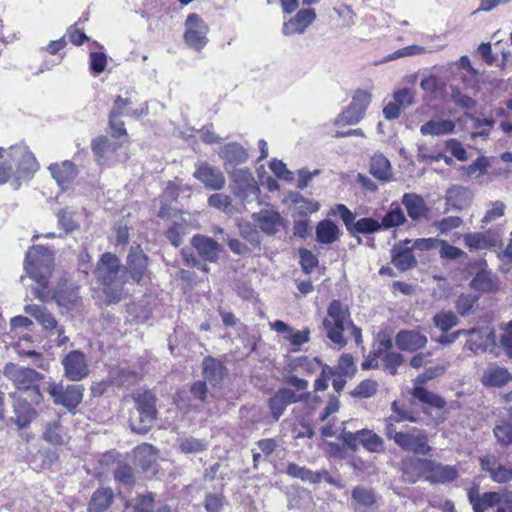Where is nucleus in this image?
I'll list each match as a JSON object with an SVG mask.
<instances>
[{
	"mask_svg": "<svg viewBox=\"0 0 512 512\" xmlns=\"http://www.w3.org/2000/svg\"><path fill=\"white\" fill-rule=\"evenodd\" d=\"M430 42L433 44L427 47L419 46V45H411L407 46L401 49H398L397 51L388 54L383 62H389L393 61L398 58L407 57V56H415V55H421L425 53H432L439 50H442L444 47H446V42L443 36L436 35L429 37Z\"/></svg>",
	"mask_w": 512,
	"mask_h": 512,
	"instance_id": "nucleus-18",
	"label": "nucleus"
},
{
	"mask_svg": "<svg viewBox=\"0 0 512 512\" xmlns=\"http://www.w3.org/2000/svg\"><path fill=\"white\" fill-rule=\"evenodd\" d=\"M252 217L258 223L260 229L268 235L276 234L279 228L284 225L283 217L276 211L261 210L254 213Z\"/></svg>",
	"mask_w": 512,
	"mask_h": 512,
	"instance_id": "nucleus-26",
	"label": "nucleus"
},
{
	"mask_svg": "<svg viewBox=\"0 0 512 512\" xmlns=\"http://www.w3.org/2000/svg\"><path fill=\"white\" fill-rule=\"evenodd\" d=\"M54 299L59 306L70 309L80 300L79 288L74 283H60L54 293Z\"/></svg>",
	"mask_w": 512,
	"mask_h": 512,
	"instance_id": "nucleus-28",
	"label": "nucleus"
},
{
	"mask_svg": "<svg viewBox=\"0 0 512 512\" xmlns=\"http://www.w3.org/2000/svg\"><path fill=\"white\" fill-rule=\"evenodd\" d=\"M331 213L333 215H339L343 220L347 230L350 231L351 227L354 224L355 215L345 205H335V207L332 208Z\"/></svg>",
	"mask_w": 512,
	"mask_h": 512,
	"instance_id": "nucleus-63",
	"label": "nucleus"
},
{
	"mask_svg": "<svg viewBox=\"0 0 512 512\" xmlns=\"http://www.w3.org/2000/svg\"><path fill=\"white\" fill-rule=\"evenodd\" d=\"M464 242L470 250H483L496 247L498 239L490 231L474 232L465 234Z\"/></svg>",
	"mask_w": 512,
	"mask_h": 512,
	"instance_id": "nucleus-32",
	"label": "nucleus"
},
{
	"mask_svg": "<svg viewBox=\"0 0 512 512\" xmlns=\"http://www.w3.org/2000/svg\"><path fill=\"white\" fill-rule=\"evenodd\" d=\"M422 461H428V459L409 458L403 461L402 477L405 482L416 483L422 475H426V468L418 463Z\"/></svg>",
	"mask_w": 512,
	"mask_h": 512,
	"instance_id": "nucleus-35",
	"label": "nucleus"
},
{
	"mask_svg": "<svg viewBox=\"0 0 512 512\" xmlns=\"http://www.w3.org/2000/svg\"><path fill=\"white\" fill-rule=\"evenodd\" d=\"M402 204L413 220H419L427 210L423 197L416 193H405L402 196Z\"/></svg>",
	"mask_w": 512,
	"mask_h": 512,
	"instance_id": "nucleus-34",
	"label": "nucleus"
},
{
	"mask_svg": "<svg viewBox=\"0 0 512 512\" xmlns=\"http://www.w3.org/2000/svg\"><path fill=\"white\" fill-rule=\"evenodd\" d=\"M455 124L451 120H430L420 128L422 135L440 136L454 131Z\"/></svg>",
	"mask_w": 512,
	"mask_h": 512,
	"instance_id": "nucleus-39",
	"label": "nucleus"
},
{
	"mask_svg": "<svg viewBox=\"0 0 512 512\" xmlns=\"http://www.w3.org/2000/svg\"><path fill=\"white\" fill-rule=\"evenodd\" d=\"M3 374L17 389L13 394L27 395L30 401L36 405L42 402L43 396L37 385V382L42 379V375L36 370L8 362L3 369Z\"/></svg>",
	"mask_w": 512,
	"mask_h": 512,
	"instance_id": "nucleus-5",
	"label": "nucleus"
},
{
	"mask_svg": "<svg viewBox=\"0 0 512 512\" xmlns=\"http://www.w3.org/2000/svg\"><path fill=\"white\" fill-rule=\"evenodd\" d=\"M65 376L71 381H80L88 376L89 368L84 353L78 350L69 352L62 360Z\"/></svg>",
	"mask_w": 512,
	"mask_h": 512,
	"instance_id": "nucleus-14",
	"label": "nucleus"
},
{
	"mask_svg": "<svg viewBox=\"0 0 512 512\" xmlns=\"http://www.w3.org/2000/svg\"><path fill=\"white\" fill-rule=\"evenodd\" d=\"M380 358L382 359L383 366L390 372L391 375L397 373V368L404 362V357L398 352H385Z\"/></svg>",
	"mask_w": 512,
	"mask_h": 512,
	"instance_id": "nucleus-51",
	"label": "nucleus"
},
{
	"mask_svg": "<svg viewBox=\"0 0 512 512\" xmlns=\"http://www.w3.org/2000/svg\"><path fill=\"white\" fill-rule=\"evenodd\" d=\"M512 381V374L504 367L490 364L484 370L481 382L486 387H502Z\"/></svg>",
	"mask_w": 512,
	"mask_h": 512,
	"instance_id": "nucleus-27",
	"label": "nucleus"
},
{
	"mask_svg": "<svg viewBox=\"0 0 512 512\" xmlns=\"http://www.w3.org/2000/svg\"><path fill=\"white\" fill-rule=\"evenodd\" d=\"M406 221L405 214L397 203L391 205V209L383 217L381 227L386 229L399 226Z\"/></svg>",
	"mask_w": 512,
	"mask_h": 512,
	"instance_id": "nucleus-46",
	"label": "nucleus"
},
{
	"mask_svg": "<svg viewBox=\"0 0 512 512\" xmlns=\"http://www.w3.org/2000/svg\"><path fill=\"white\" fill-rule=\"evenodd\" d=\"M240 235L252 245L257 246L260 244V237L258 231L250 223L239 225Z\"/></svg>",
	"mask_w": 512,
	"mask_h": 512,
	"instance_id": "nucleus-64",
	"label": "nucleus"
},
{
	"mask_svg": "<svg viewBox=\"0 0 512 512\" xmlns=\"http://www.w3.org/2000/svg\"><path fill=\"white\" fill-rule=\"evenodd\" d=\"M113 491L109 488L96 490L89 503V512H104L113 501Z\"/></svg>",
	"mask_w": 512,
	"mask_h": 512,
	"instance_id": "nucleus-40",
	"label": "nucleus"
},
{
	"mask_svg": "<svg viewBox=\"0 0 512 512\" xmlns=\"http://www.w3.org/2000/svg\"><path fill=\"white\" fill-rule=\"evenodd\" d=\"M179 449L183 453H198L207 449V443L194 437H182L177 440Z\"/></svg>",
	"mask_w": 512,
	"mask_h": 512,
	"instance_id": "nucleus-49",
	"label": "nucleus"
},
{
	"mask_svg": "<svg viewBox=\"0 0 512 512\" xmlns=\"http://www.w3.org/2000/svg\"><path fill=\"white\" fill-rule=\"evenodd\" d=\"M369 172L383 183L390 182L393 179L391 162L382 153H375L371 157Z\"/></svg>",
	"mask_w": 512,
	"mask_h": 512,
	"instance_id": "nucleus-29",
	"label": "nucleus"
},
{
	"mask_svg": "<svg viewBox=\"0 0 512 512\" xmlns=\"http://www.w3.org/2000/svg\"><path fill=\"white\" fill-rule=\"evenodd\" d=\"M95 275L104 286L103 292L107 301L119 302L126 283V271L122 269L119 258L112 253H104L97 264Z\"/></svg>",
	"mask_w": 512,
	"mask_h": 512,
	"instance_id": "nucleus-3",
	"label": "nucleus"
},
{
	"mask_svg": "<svg viewBox=\"0 0 512 512\" xmlns=\"http://www.w3.org/2000/svg\"><path fill=\"white\" fill-rule=\"evenodd\" d=\"M53 268V255L48 248L37 245L33 246L26 255L25 271L28 276L41 286V289H35L36 298L43 299L44 289L48 285L49 277Z\"/></svg>",
	"mask_w": 512,
	"mask_h": 512,
	"instance_id": "nucleus-4",
	"label": "nucleus"
},
{
	"mask_svg": "<svg viewBox=\"0 0 512 512\" xmlns=\"http://www.w3.org/2000/svg\"><path fill=\"white\" fill-rule=\"evenodd\" d=\"M207 397V385L203 381H196L190 388V395L179 393L175 404L179 411L188 414L192 411L199 412Z\"/></svg>",
	"mask_w": 512,
	"mask_h": 512,
	"instance_id": "nucleus-11",
	"label": "nucleus"
},
{
	"mask_svg": "<svg viewBox=\"0 0 512 512\" xmlns=\"http://www.w3.org/2000/svg\"><path fill=\"white\" fill-rule=\"evenodd\" d=\"M471 287L481 292H491L497 288L491 273L482 270L471 281Z\"/></svg>",
	"mask_w": 512,
	"mask_h": 512,
	"instance_id": "nucleus-44",
	"label": "nucleus"
},
{
	"mask_svg": "<svg viewBox=\"0 0 512 512\" xmlns=\"http://www.w3.org/2000/svg\"><path fill=\"white\" fill-rule=\"evenodd\" d=\"M359 435L360 443L369 452L379 453L384 451L385 447L383 439L372 430H359Z\"/></svg>",
	"mask_w": 512,
	"mask_h": 512,
	"instance_id": "nucleus-43",
	"label": "nucleus"
},
{
	"mask_svg": "<svg viewBox=\"0 0 512 512\" xmlns=\"http://www.w3.org/2000/svg\"><path fill=\"white\" fill-rule=\"evenodd\" d=\"M352 497L359 504L369 507L374 504L375 498L371 490L363 487H356L352 492Z\"/></svg>",
	"mask_w": 512,
	"mask_h": 512,
	"instance_id": "nucleus-59",
	"label": "nucleus"
},
{
	"mask_svg": "<svg viewBox=\"0 0 512 512\" xmlns=\"http://www.w3.org/2000/svg\"><path fill=\"white\" fill-rule=\"evenodd\" d=\"M468 500L474 512H486L489 508L496 506L500 501V492L479 493V487L473 486L468 490Z\"/></svg>",
	"mask_w": 512,
	"mask_h": 512,
	"instance_id": "nucleus-24",
	"label": "nucleus"
},
{
	"mask_svg": "<svg viewBox=\"0 0 512 512\" xmlns=\"http://www.w3.org/2000/svg\"><path fill=\"white\" fill-rule=\"evenodd\" d=\"M471 200V192L468 188L454 185L446 191L445 201L448 209L461 210L468 206Z\"/></svg>",
	"mask_w": 512,
	"mask_h": 512,
	"instance_id": "nucleus-30",
	"label": "nucleus"
},
{
	"mask_svg": "<svg viewBox=\"0 0 512 512\" xmlns=\"http://www.w3.org/2000/svg\"><path fill=\"white\" fill-rule=\"evenodd\" d=\"M219 156L227 163L237 165L246 162L248 154L238 143H229L220 149Z\"/></svg>",
	"mask_w": 512,
	"mask_h": 512,
	"instance_id": "nucleus-37",
	"label": "nucleus"
},
{
	"mask_svg": "<svg viewBox=\"0 0 512 512\" xmlns=\"http://www.w3.org/2000/svg\"><path fill=\"white\" fill-rule=\"evenodd\" d=\"M185 27L186 43L196 50H201L207 44L208 26L198 14L191 13L186 18Z\"/></svg>",
	"mask_w": 512,
	"mask_h": 512,
	"instance_id": "nucleus-12",
	"label": "nucleus"
},
{
	"mask_svg": "<svg viewBox=\"0 0 512 512\" xmlns=\"http://www.w3.org/2000/svg\"><path fill=\"white\" fill-rule=\"evenodd\" d=\"M439 246L440 257L443 259L455 260L465 254L463 250L448 244L445 240H441Z\"/></svg>",
	"mask_w": 512,
	"mask_h": 512,
	"instance_id": "nucleus-62",
	"label": "nucleus"
},
{
	"mask_svg": "<svg viewBox=\"0 0 512 512\" xmlns=\"http://www.w3.org/2000/svg\"><path fill=\"white\" fill-rule=\"evenodd\" d=\"M46 391L52 397L55 405H61L68 410H72L81 403L84 388L76 384L64 387L61 383H49Z\"/></svg>",
	"mask_w": 512,
	"mask_h": 512,
	"instance_id": "nucleus-8",
	"label": "nucleus"
},
{
	"mask_svg": "<svg viewBox=\"0 0 512 512\" xmlns=\"http://www.w3.org/2000/svg\"><path fill=\"white\" fill-rule=\"evenodd\" d=\"M37 169L38 163L27 146L15 145L8 150L0 148V184H5L12 177L28 179Z\"/></svg>",
	"mask_w": 512,
	"mask_h": 512,
	"instance_id": "nucleus-2",
	"label": "nucleus"
},
{
	"mask_svg": "<svg viewBox=\"0 0 512 512\" xmlns=\"http://www.w3.org/2000/svg\"><path fill=\"white\" fill-rule=\"evenodd\" d=\"M462 223L463 220L460 217L449 216L435 222L434 227H436L441 234H447L449 231L460 227Z\"/></svg>",
	"mask_w": 512,
	"mask_h": 512,
	"instance_id": "nucleus-56",
	"label": "nucleus"
},
{
	"mask_svg": "<svg viewBox=\"0 0 512 512\" xmlns=\"http://www.w3.org/2000/svg\"><path fill=\"white\" fill-rule=\"evenodd\" d=\"M49 170L62 190L66 189L77 175L76 168L70 161H64L61 164H52Z\"/></svg>",
	"mask_w": 512,
	"mask_h": 512,
	"instance_id": "nucleus-31",
	"label": "nucleus"
},
{
	"mask_svg": "<svg viewBox=\"0 0 512 512\" xmlns=\"http://www.w3.org/2000/svg\"><path fill=\"white\" fill-rule=\"evenodd\" d=\"M115 479L126 486H131L134 483V475L132 467L128 465L119 466L114 472Z\"/></svg>",
	"mask_w": 512,
	"mask_h": 512,
	"instance_id": "nucleus-61",
	"label": "nucleus"
},
{
	"mask_svg": "<svg viewBox=\"0 0 512 512\" xmlns=\"http://www.w3.org/2000/svg\"><path fill=\"white\" fill-rule=\"evenodd\" d=\"M315 19L316 13L313 8L299 10L294 18L283 24V33L285 35L302 34Z\"/></svg>",
	"mask_w": 512,
	"mask_h": 512,
	"instance_id": "nucleus-25",
	"label": "nucleus"
},
{
	"mask_svg": "<svg viewBox=\"0 0 512 512\" xmlns=\"http://www.w3.org/2000/svg\"><path fill=\"white\" fill-rule=\"evenodd\" d=\"M494 435L503 445L512 443V413L507 422H503L494 428Z\"/></svg>",
	"mask_w": 512,
	"mask_h": 512,
	"instance_id": "nucleus-52",
	"label": "nucleus"
},
{
	"mask_svg": "<svg viewBox=\"0 0 512 512\" xmlns=\"http://www.w3.org/2000/svg\"><path fill=\"white\" fill-rule=\"evenodd\" d=\"M190 232V224L185 219L181 218L173 222L172 226L166 232V237L173 246L178 247L182 244L184 236Z\"/></svg>",
	"mask_w": 512,
	"mask_h": 512,
	"instance_id": "nucleus-41",
	"label": "nucleus"
},
{
	"mask_svg": "<svg viewBox=\"0 0 512 512\" xmlns=\"http://www.w3.org/2000/svg\"><path fill=\"white\" fill-rule=\"evenodd\" d=\"M191 245L197 251L198 256L205 262H218L221 246L213 238L197 234L192 237Z\"/></svg>",
	"mask_w": 512,
	"mask_h": 512,
	"instance_id": "nucleus-20",
	"label": "nucleus"
},
{
	"mask_svg": "<svg viewBox=\"0 0 512 512\" xmlns=\"http://www.w3.org/2000/svg\"><path fill=\"white\" fill-rule=\"evenodd\" d=\"M415 93L409 88H403L396 91L393 95L394 102H396L400 108H407L414 103Z\"/></svg>",
	"mask_w": 512,
	"mask_h": 512,
	"instance_id": "nucleus-60",
	"label": "nucleus"
},
{
	"mask_svg": "<svg viewBox=\"0 0 512 512\" xmlns=\"http://www.w3.org/2000/svg\"><path fill=\"white\" fill-rule=\"evenodd\" d=\"M315 233L317 242L321 244H332L341 235L339 227L329 219L320 221L316 226Z\"/></svg>",
	"mask_w": 512,
	"mask_h": 512,
	"instance_id": "nucleus-33",
	"label": "nucleus"
},
{
	"mask_svg": "<svg viewBox=\"0 0 512 512\" xmlns=\"http://www.w3.org/2000/svg\"><path fill=\"white\" fill-rule=\"evenodd\" d=\"M426 468V480L431 483H446L454 481L458 477V470L455 466L443 465L437 461L430 460L419 462Z\"/></svg>",
	"mask_w": 512,
	"mask_h": 512,
	"instance_id": "nucleus-19",
	"label": "nucleus"
},
{
	"mask_svg": "<svg viewBox=\"0 0 512 512\" xmlns=\"http://www.w3.org/2000/svg\"><path fill=\"white\" fill-rule=\"evenodd\" d=\"M148 257L144 254L143 250L139 245L131 246L128 257L126 273H129L130 277L139 283L147 270Z\"/></svg>",
	"mask_w": 512,
	"mask_h": 512,
	"instance_id": "nucleus-21",
	"label": "nucleus"
},
{
	"mask_svg": "<svg viewBox=\"0 0 512 512\" xmlns=\"http://www.w3.org/2000/svg\"><path fill=\"white\" fill-rule=\"evenodd\" d=\"M156 398L150 391L137 394L135 397V407L130 415V426L134 432L147 433L156 420Z\"/></svg>",
	"mask_w": 512,
	"mask_h": 512,
	"instance_id": "nucleus-6",
	"label": "nucleus"
},
{
	"mask_svg": "<svg viewBox=\"0 0 512 512\" xmlns=\"http://www.w3.org/2000/svg\"><path fill=\"white\" fill-rule=\"evenodd\" d=\"M233 193L246 202H252L258 199L260 189L258 184L248 169H234L231 173Z\"/></svg>",
	"mask_w": 512,
	"mask_h": 512,
	"instance_id": "nucleus-7",
	"label": "nucleus"
},
{
	"mask_svg": "<svg viewBox=\"0 0 512 512\" xmlns=\"http://www.w3.org/2000/svg\"><path fill=\"white\" fill-rule=\"evenodd\" d=\"M427 336L419 330H400L396 337V346L402 351L415 352L426 346Z\"/></svg>",
	"mask_w": 512,
	"mask_h": 512,
	"instance_id": "nucleus-22",
	"label": "nucleus"
},
{
	"mask_svg": "<svg viewBox=\"0 0 512 512\" xmlns=\"http://www.w3.org/2000/svg\"><path fill=\"white\" fill-rule=\"evenodd\" d=\"M463 335L469 336L468 346L473 352L492 351L495 346V332L489 326L466 330Z\"/></svg>",
	"mask_w": 512,
	"mask_h": 512,
	"instance_id": "nucleus-17",
	"label": "nucleus"
},
{
	"mask_svg": "<svg viewBox=\"0 0 512 512\" xmlns=\"http://www.w3.org/2000/svg\"><path fill=\"white\" fill-rule=\"evenodd\" d=\"M193 176L206 188L212 190H221L226 182L223 172L207 162L197 163Z\"/></svg>",
	"mask_w": 512,
	"mask_h": 512,
	"instance_id": "nucleus-16",
	"label": "nucleus"
},
{
	"mask_svg": "<svg viewBox=\"0 0 512 512\" xmlns=\"http://www.w3.org/2000/svg\"><path fill=\"white\" fill-rule=\"evenodd\" d=\"M433 323L442 332H447L458 324V317L452 311H440L434 315Z\"/></svg>",
	"mask_w": 512,
	"mask_h": 512,
	"instance_id": "nucleus-48",
	"label": "nucleus"
},
{
	"mask_svg": "<svg viewBox=\"0 0 512 512\" xmlns=\"http://www.w3.org/2000/svg\"><path fill=\"white\" fill-rule=\"evenodd\" d=\"M24 311L26 314L34 317L44 329L52 330L57 328V320L44 306L36 304L26 305Z\"/></svg>",
	"mask_w": 512,
	"mask_h": 512,
	"instance_id": "nucleus-36",
	"label": "nucleus"
},
{
	"mask_svg": "<svg viewBox=\"0 0 512 512\" xmlns=\"http://www.w3.org/2000/svg\"><path fill=\"white\" fill-rule=\"evenodd\" d=\"M168 505H160L154 509V498L151 494L140 496L134 506V512H170Z\"/></svg>",
	"mask_w": 512,
	"mask_h": 512,
	"instance_id": "nucleus-50",
	"label": "nucleus"
},
{
	"mask_svg": "<svg viewBox=\"0 0 512 512\" xmlns=\"http://www.w3.org/2000/svg\"><path fill=\"white\" fill-rule=\"evenodd\" d=\"M476 300V297L471 294H461L456 301L457 312L462 316L468 315Z\"/></svg>",
	"mask_w": 512,
	"mask_h": 512,
	"instance_id": "nucleus-58",
	"label": "nucleus"
},
{
	"mask_svg": "<svg viewBox=\"0 0 512 512\" xmlns=\"http://www.w3.org/2000/svg\"><path fill=\"white\" fill-rule=\"evenodd\" d=\"M372 100V95L366 90H357L350 105L338 116L337 124L353 125L358 123L365 115Z\"/></svg>",
	"mask_w": 512,
	"mask_h": 512,
	"instance_id": "nucleus-9",
	"label": "nucleus"
},
{
	"mask_svg": "<svg viewBox=\"0 0 512 512\" xmlns=\"http://www.w3.org/2000/svg\"><path fill=\"white\" fill-rule=\"evenodd\" d=\"M378 388V384L374 380L366 379L363 380L352 392L351 395L353 397H363L370 398L372 397Z\"/></svg>",
	"mask_w": 512,
	"mask_h": 512,
	"instance_id": "nucleus-53",
	"label": "nucleus"
},
{
	"mask_svg": "<svg viewBox=\"0 0 512 512\" xmlns=\"http://www.w3.org/2000/svg\"><path fill=\"white\" fill-rule=\"evenodd\" d=\"M394 442L403 450L417 455H428L431 446L424 431L413 428L409 431L395 433Z\"/></svg>",
	"mask_w": 512,
	"mask_h": 512,
	"instance_id": "nucleus-10",
	"label": "nucleus"
},
{
	"mask_svg": "<svg viewBox=\"0 0 512 512\" xmlns=\"http://www.w3.org/2000/svg\"><path fill=\"white\" fill-rule=\"evenodd\" d=\"M481 469L489 472L491 479L498 483H506L512 479V468L500 463L494 455H485L480 458Z\"/></svg>",
	"mask_w": 512,
	"mask_h": 512,
	"instance_id": "nucleus-23",
	"label": "nucleus"
},
{
	"mask_svg": "<svg viewBox=\"0 0 512 512\" xmlns=\"http://www.w3.org/2000/svg\"><path fill=\"white\" fill-rule=\"evenodd\" d=\"M308 399L307 393L297 394L290 388L279 389L269 400L272 417L277 421L284 414L288 405Z\"/></svg>",
	"mask_w": 512,
	"mask_h": 512,
	"instance_id": "nucleus-13",
	"label": "nucleus"
},
{
	"mask_svg": "<svg viewBox=\"0 0 512 512\" xmlns=\"http://www.w3.org/2000/svg\"><path fill=\"white\" fill-rule=\"evenodd\" d=\"M412 395L417 398L420 402L429 404L435 408H443L445 406V401L440 396L428 391L422 386H416L413 389Z\"/></svg>",
	"mask_w": 512,
	"mask_h": 512,
	"instance_id": "nucleus-45",
	"label": "nucleus"
},
{
	"mask_svg": "<svg viewBox=\"0 0 512 512\" xmlns=\"http://www.w3.org/2000/svg\"><path fill=\"white\" fill-rule=\"evenodd\" d=\"M339 375L353 377L356 372V366L354 365L353 358L349 354H343L336 366Z\"/></svg>",
	"mask_w": 512,
	"mask_h": 512,
	"instance_id": "nucleus-57",
	"label": "nucleus"
},
{
	"mask_svg": "<svg viewBox=\"0 0 512 512\" xmlns=\"http://www.w3.org/2000/svg\"><path fill=\"white\" fill-rule=\"evenodd\" d=\"M225 374V367L214 358L206 357L203 360V375L211 383L219 382Z\"/></svg>",
	"mask_w": 512,
	"mask_h": 512,
	"instance_id": "nucleus-42",
	"label": "nucleus"
},
{
	"mask_svg": "<svg viewBox=\"0 0 512 512\" xmlns=\"http://www.w3.org/2000/svg\"><path fill=\"white\" fill-rule=\"evenodd\" d=\"M44 439L51 444H63L64 437L61 434V425L58 421L49 423L44 432Z\"/></svg>",
	"mask_w": 512,
	"mask_h": 512,
	"instance_id": "nucleus-54",
	"label": "nucleus"
},
{
	"mask_svg": "<svg viewBox=\"0 0 512 512\" xmlns=\"http://www.w3.org/2000/svg\"><path fill=\"white\" fill-rule=\"evenodd\" d=\"M10 397L13 399V411L15 414V418L12 421L19 429H23L37 416L36 411L32 407L35 404L24 394H10Z\"/></svg>",
	"mask_w": 512,
	"mask_h": 512,
	"instance_id": "nucleus-15",
	"label": "nucleus"
},
{
	"mask_svg": "<svg viewBox=\"0 0 512 512\" xmlns=\"http://www.w3.org/2000/svg\"><path fill=\"white\" fill-rule=\"evenodd\" d=\"M300 264L302 270L309 274L318 265L317 257L308 249H299Z\"/></svg>",
	"mask_w": 512,
	"mask_h": 512,
	"instance_id": "nucleus-55",
	"label": "nucleus"
},
{
	"mask_svg": "<svg viewBox=\"0 0 512 512\" xmlns=\"http://www.w3.org/2000/svg\"><path fill=\"white\" fill-rule=\"evenodd\" d=\"M381 229V224L369 217L361 218L354 222L353 226L350 229L351 234H372Z\"/></svg>",
	"mask_w": 512,
	"mask_h": 512,
	"instance_id": "nucleus-47",
	"label": "nucleus"
},
{
	"mask_svg": "<svg viewBox=\"0 0 512 512\" xmlns=\"http://www.w3.org/2000/svg\"><path fill=\"white\" fill-rule=\"evenodd\" d=\"M323 330L334 349L341 350L347 345L345 332H351L357 345L362 343L361 329L351 320L347 305L339 300H332L327 308V316L322 321Z\"/></svg>",
	"mask_w": 512,
	"mask_h": 512,
	"instance_id": "nucleus-1",
	"label": "nucleus"
},
{
	"mask_svg": "<svg viewBox=\"0 0 512 512\" xmlns=\"http://www.w3.org/2000/svg\"><path fill=\"white\" fill-rule=\"evenodd\" d=\"M392 263L397 269L406 271L415 267L417 260L412 254V248L396 246L393 249Z\"/></svg>",
	"mask_w": 512,
	"mask_h": 512,
	"instance_id": "nucleus-38",
	"label": "nucleus"
}]
</instances>
